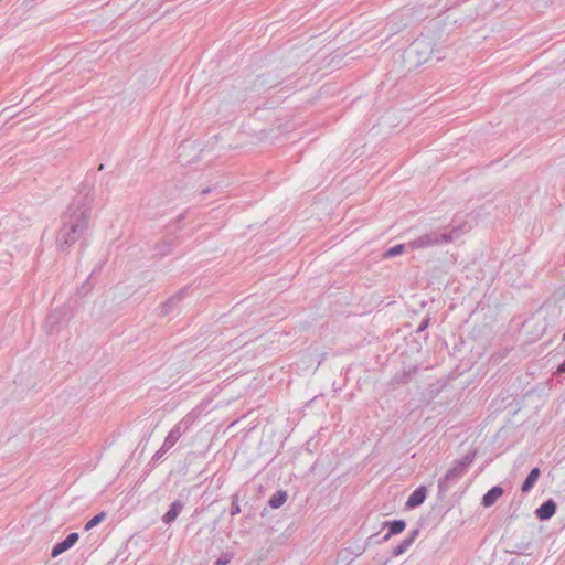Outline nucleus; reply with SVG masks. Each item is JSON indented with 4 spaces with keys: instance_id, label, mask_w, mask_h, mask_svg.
Here are the masks:
<instances>
[{
    "instance_id": "obj_1",
    "label": "nucleus",
    "mask_w": 565,
    "mask_h": 565,
    "mask_svg": "<svg viewBox=\"0 0 565 565\" xmlns=\"http://www.w3.org/2000/svg\"><path fill=\"white\" fill-rule=\"evenodd\" d=\"M503 495L501 487L491 488L482 498V504L486 508L493 505Z\"/></svg>"
},
{
    "instance_id": "obj_2",
    "label": "nucleus",
    "mask_w": 565,
    "mask_h": 565,
    "mask_svg": "<svg viewBox=\"0 0 565 565\" xmlns=\"http://www.w3.org/2000/svg\"><path fill=\"white\" fill-rule=\"evenodd\" d=\"M555 511V503L552 500H548L536 510V515L541 520H547L554 515Z\"/></svg>"
},
{
    "instance_id": "obj_3",
    "label": "nucleus",
    "mask_w": 565,
    "mask_h": 565,
    "mask_svg": "<svg viewBox=\"0 0 565 565\" xmlns=\"http://www.w3.org/2000/svg\"><path fill=\"white\" fill-rule=\"evenodd\" d=\"M426 498V488L419 487L413 493L409 495L407 500V507L408 508H415L424 502Z\"/></svg>"
},
{
    "instance_id": "obj_4",
    "label": "nucleus",
    "mask_w": 565,
    "mask_h": 565,
    "mask_svg": "<svg viewBox=\"0 0 565 565\" xmlns=\"http://www.w3.org/2000/svg\"><path fill=\"white\" fill-rule=\"evenodd\" d=\"M539 476H540V469L539 468L532 469V471L529 473L527 478L525 479L524 483L522 484V491L523 492L530 491L533 488V486L535 484V482L537 481Z\"/></svg>"
},
{
    "instance_id": "obj_5",
    "label": "nucleus",
    "mask_w": 565,
    "mask_h": 565,
    "mask_svg": "<svg viewBox=\"0 0 565 565\" xmlns=\"http://www.w3.org/2000/svg\"><path fill=\"white\" fill-rule=\"evenodd\" d=\"M390 532L384 536V540H388L391 535L398 534L405 530V522L403 520H396L387 523Z\"/></svg>"
},
{
    "instance_id": "obj_6",
    "label": "nucleus",
    "mask_w": 565,
    "mask_h": 565,
    "mask_svg": "<svg viewBox=\"0 0 565 565\" xmlns=\"http://www.w3.org/2000/svg\"><path fill=\"white\" fill-rule=\"evenodd\" d=\"M417 531L413 532L412 536L407 540H404L395 550H394V554L395 555H401L403 553H405L409 546L413 544L416 535H417Z\"/></svg>"
},
{
    "instance_id": "obj_7",
    "label": "nucleus",
    "mask_w": 565,
    "mask_h": 565,
    "mask_svg": "<svg viewBox=\"0 0 565 565\" xmlns=\"http://www.w3.org/2000/svg\"><path fill=\"white\" fill-rule=\"evenodd\" d=\"M286 499H287L286 492L279 491L270 498L269 504L271 508L277 509L286 502Z\"/></svg>"
},
{
    "instance_id": "obj_8",
    "label": "nucleus",
    "mask_w": 565,
    "mask_h": 565,
    "mask_svg": "<svg viewBox=\"0 0 565 565\" xmlns=\"http://www.w3.org/2000/svg\"><path fill=\"white\" fill-rule=\"evenodd\" d=\"M179 509H180L179 503L174 502L171 505L170 510L164 514V516H163L164 522L169 523V522L173 521L179 514Z\"/></svg>"
},
{
    "instance_id": "obj_9",
    "label": "nucleus",
    "mask_w": 565,
    "mask_h": 565,
    "mask_svg": "<svg viewBox=\"0 0 565 565\" xmlns=\"http://www.w3.org/2000/svg\"><path fill=\"white\" fill-rule=\"evenodd\" d=\"M106 518V513L105 512H100L98 513L97 515H95L93 519H90L86 525H85V530L86 531H89L92 530L93 527H95L96 525H98L102 521H104Z\"/></svg>"
},
{
    "instance_id": "obj_10",
    "label": "nucleus",
    "mask_w": 565,
    "mask_h": 565,
    "mask_svg": "<svg viewBox=\"0 0 565 565\" xmlns=\"http://www.w3.org/2000/svg\"><path fill=\"white\" fill-rule=\"evenodd\" d=\"M78 541L77 533H71L67 537L62 541L67 548H71Z\"/></svg>"
},
{
    "instance_id": "obj_11",
    "label": "nucleus",
    "mask_w": 565,
    "mask_h": 565,
    "mask_svg": "<svg viewBox=\"0 0 565 565\" xmlns=\"http://www.w3.org/2000/svg\"><path fill=\"white\" fill-rule=\"evenodd\" d=\"M404 250V245H396L392 248H390L386 253H385V257H394V256H397L399 254H402V252Z\"/></svg>"
},
{
    "instance_id": "obj_12",
    "label": "nucleus",
    "mask_w": 565,
    "mask_h": 565,
    "mask_svg": "<svg viewBox=\"0 0 565 565\" xmlns=\"http://www.w3.org/2000/svg\"><path fill=\"white\" fill-rule=\"evenodd\" d=\"M67 550H68V548L64 545V543H63V542H60V543H57V544L54 546V548H53V551H52V556H53V557H56V556H58L60 554H62L63 552H65V551H67Z\"/></svg>"
},
{
    "instance_id": "obj_13",
    "label": "nucleus",
    "mask_w": 565,
    "mask_h": 565,
    "mask_svg": "<svg viewBox=\"0 0 565 565\" xmlns=\"http://www.w3.org/2000/svg\"><path fill=\"white\" fill-rule=\"evenodd\" d=\"M430 243H433L431 241H428L426 238H419L418 241H414L411 243V246L413 248H420V247H424V246H427L429 245Z\"/></svg>"
},
{
    "instance_id": "obj_14",
    "label": "nucleus",
    "mask_w": 565,
    "mask_h": 565,
    "mask_svg": "<svg viewBox=\"0 0 565 565\" xmlns=\"http://www.w3.org/2000/svg\"><path fill=\"white\" fill-rule=\"evenodd\" d=\"M557 372L558 373H565V362L558 365Z\"/></svg>"
},
{
    "instance_id": "obj_15",
    "label": "nucleus",
    "mask_w": 565,
    "mask_h": 565,
    "mask_svg": "<svg viewBox=\"0 0 565 565\" xmlns=\"http://www.w3.org/2000/svg\"><path fill=\"white\" fill-rule=\"evenodd\" d=\"M216 564L221 565V564H225V563L223 561H217Z\"/></svg>"
},
{
    "instance_id": "obj_16",
    "label": "nucleus",
    "mask_w": 565,
    "mask_h": 565,
    "mask_svg": "<svg viewBox=\"0 0 565 565\" xmlns=\"http://www.w3.org/2000/svg\"><path fill=\"white\" fill-rule=\"evenodd\" d=\"M563 340L565 341V332H564V335H563Z\"/></svg>"
}]
</instances>
